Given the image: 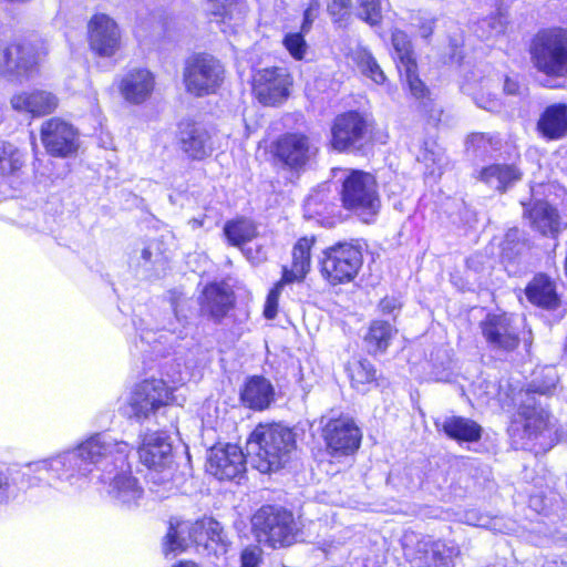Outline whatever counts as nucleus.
Returning <instances> with one entry per match:
<instances>
[{"label":"nucleus","mask_w":567,"mask_h":567,"mask_svg":"<svg viewBox=\"0 0 567 567\" xmlns=\"http://www.w3.org/2000/svg\"><path fill=\"white\" fill-rule=\"evenodd\" d=\"M247 457L261 473L282 468L296 450V434L282 424H259L250 434L247 444Z\"/></svg>","instance_id":"f257e3e1"},{"label":"nucleus","mask_w":567,"mask_h":567,"mask_svg":"<svg viewBox=\"0 0 567 567\" xmlns=\"http://www.w3.org/2000/svg\"><path fill=\"white\" fill-rule=\"evenodd\" d=\"M190 540L210 548L216 556L226 554L231 545L224 527L212 517H204L194 524L190 522L171 520L163 543L164 554L181 553L187 548Z\"/></svg>","instance_id":"f03ea898"},{"label":"nucleus","mask_w":567,"mask_h":567,"mask_svg":"<svg viewBox=\"0 0 567 567\" xmlns=\"http://www.w3.org/2000/svg\"><path fill=\"white\" fill-rule=\"evenodd\" d=\"M12 480L21 476L31 481H45L49 485L59 487V484L68 483L78 485L89 476L87 465H84L76 449L68 450L49 458L39 460L27 464L19 471L10 473Z\"/></svg>","instance_id":"7ed1b4c3"},{"label":"nucleus","mask_w":567,"mask_h":567,"mask_svg":"<svg viewBox=\"0 0 567 567\" xmlns=\"http://www.w3.org/2000/svg\"><path fill=\"white\" fill-rule=\"evenodd\" d=\"M342 173L339 192L342 207L354 213L364 223L372 221L381 208L375 177L358 169H342Z\"/></svg>","instance_id":"20e7f679"},{"label":"nucleus","mask_w":567,"mask_h":567,"mask_svg":"<svg viewBox=\"0 0 567 567\" xmlns=\"http://www.w3.org/2000/svg\"><path fill=\"white\" fill-rule=\"evenodd\" d=\"M76 450L84 465H87L89 475L94 471L112 475L126 465L132 446L109 432H100L80 443Z\"/></svg>","instance_id":"39448f33"},{"label":"nucleus","mask_w":567,"mask_h":567,"mask_svg":"<svg viewBox=\"0 0 567 567\" xmlns=\"http://www.w3.org/2000/svg\"><path fill=\"white\" fill-rule=\"evenodd\" d=\"M76 450L84 465H87L89 475L94 471L112 475L126 465L132 446L109 432H100L80 443Z\"/></svg>","instance_id":"423d86ee"},{"label":"nucleus","mask_w":567,"mask_h":567,"mask_svg":"<svg viewBox=\"0 0 567 567\" xmlns=\"http://www.w3.org/2000/svg\"><path fill=\"white\" fill-rule=\"evenodd\" d=\"M258 543L270 548L288 547L296 543L299 527L290 511L277 506H262L251 518Z\"/></svg>","instance_id":"0eeeda50"},{"label":"nucleus","mask_w":567,"mask_h":567,"mask_svg":"<svg viewBox=\"0 0 567 567\" xmlns=\"http://www.w3.org/2000/svg\"><path fill=\"white\" fill-rule=\"evenodd\" d=\"M534 68L551 78L567 76V30L547 29L538 32L530 44Z\"/></svg>","instance_id":"6e6552de"},{"label":"nucleus","mask_w":567,"mask_h":567,"mask_svg":"<svg viewBox=\"0 0 567 567\" xmlns=\"http://www.w3.org/2000/svg\"><path fill=\"white\" fill-rule=\"evenodd\" d=\"M320 272L331 285L352 281L363 264L360 245L353 241H343L322 251L320 258Z\"/></svg>","instance_id":"1a4fd4ad"},{"label":"nucleus","mask_w":567,"mask_h":567,"mask_svg":"<svg viewBox=\"0 0 567 567\" xmlns=\"http://www.w3.org/2000/svg\"><path fill=\"white\" fill-rule=\"evenodd\" d=\"M225 79L223 64L209 54H198L186 61L183 81L186 91L194 96L217 92Z\"/></svg>","instance_id":"9d476101"},{"label":"nucleus","mask_w":567,"mask_h":567,"mask_svg":"<svg viewBox=\"0 0 567 567\" xmlns=\"http://www.w3.org/2000/svg\"><path fill=\"white\" fill-rule=\"evenodd\" d=\"M557 374L553 368L546 372V381L542 384L534 381L525 391H519L517 400L518 412L525 420V430L529 434H537L545 430L549 424V413L536 401V393L549 394L556 386Z\"/></svg>","instance_id":"9b49d317"},{"label":"nucleus","mask_w":567,"mask_h":567,"mask_svg":"<svg viewBox=\"0 0 567 567\" xmlns=\"http://www.w3.org/2000/svg\"><path fill=\"white\" fill-rule=\"evenodd\" d=\"M171 389L163 380H144L135 385L128 399V416L137 421L156 416L161 408L168 404Z\"/></svg>","instance_id":"f8f14e48"},{"label":"nucleus","mask_w":567,"mask_h":567,"mask_svg":"<svg viewBox=\"0 0 567 567\" xmlns=\"http://www.w3.org/2000/svg\"><path fill=\"white\" fill-rule=\"evenodd\" d=\"M90 50L100 58H113L122 48V31L105 13H95L87 22Z\"/></svg>","instance_id":"ddd939ff"},{"label":"nucleus","mask_w":567,"mask_h":567,"mask_svg":"<svg viewBox=\"0 0 567 567\" xmlns=\"http://www.w3.org/2000/svg\"><path fill=\"white\" fill-rule=\"evenodd\" d=\"M487 346L495 351H513L519 344V329L509 313H488L480 323Z\"/></svg>","instance_id":"4468645a"},{"label":"nucleus","mask_w":567,"mask_h":567,"mask_svg":"<svg viewBox=\"0 0 567 567\" xmlns=\"http://www.w3.org/2000/svg\"><path fill=\"white\" fill-rule=\"evenodd\" d=\"M368 122L358 112L338 115L331 127V145L336 151L344 152L362 146L368 133Z\"/></svg>","instance_id":"2eb2a0df"},{"label":"nucleus","mask_w":567,"mask_h":567,"mask_svg":"<svg viewBox=\"0 0 567 567\" xmlns=\"http://www.w3.org/2000/svg\"><path fill=\"white\" fill-rule=\"evenodd\" d=\"M317 153V145L301 133L284 134L275 145L276 157L291 169L305 167Z\"/></svg>","instance_id":"dca6fc26"},{"label":"nucleus","mask_w":567,"mask_h":567,"mask_svg":"<svg viewBox=\"0 0 567 567\" xmlns=\"http://www.w3.org/2000/svg\"><path fill=\"white\" fill-rule=\"evenodd\" d=\"M41 141L47 152L53 156H70L79 147L76 130L59 117L42 123Z\"/></svg>","instance_id":"f3484780"},{"label":"nucleus","mask_w":567,"mask_h":567,"mask_svg":"<svg viewBox=\"0 0 567 567\" xmlns=\"http://www.w3.org/2000/svg\"><path fill=\"white\" fill-rule=\"evenodd\" d=\"M207 472L218 480H234L246 470V455L238 445H217L209 450Z\"/></svg>","instance_id":"a211bd4d"},{"label":"nucleus","mask_w":567,"mask_h":567,"mask_svg":"<svg viewBox=\"0 0 567 567\" xmlns=\"http://www.w3.org/2000/svg\"><path fill=\"white\" fill-rule=\"evenodd\" d=\"M291 85L289 74L280 68L264 69L254 78V92L264 105H278L282 103Z\"/></svg>","instance_id":"6ab92c4d"},{"label":"nucleus","mask_w":567,"mask_h":567,"mask_svg":"<svg viewBox=\"0 0 567 567\" xmlns=\"http://www.w3.org/2000/svg\"><path fill=\"white\" fill-rule=\"evenodd\" d=\"M35 64L29 44H0V75L8 81L22 82Z\"/></svg>","instance_id":"aec40b11"},{"label":"nucleus","mask_w":567,"mask_h":567,"mask_svg":"<svg viewBox=\"0 0 567 567\" xmlns=\"http://www.w3.org/2000/svg\"><path fill=\"white\" fill-rule=\"evenodd\" d=\"M96 477L102 483L109 484L107 493L118 506L132 508L138 505L143 489L127 464L123 468H117L112 475L99 474Z\"/></svg>","instance_id":"412c9836"},{"label":"nucleus","mask_w":567,"mask_h":567,"mask_svg":"<svg viewBox=\"0 0 567 567\" xmlns=\"http://www.w3.org/2000/svg\"><path fill=\"white\" fill-rule=\"evenodd\" d=\"M323 436L333 454L349 455L359 449L361 442V432L349 417L330 420L324 426Z\"/></svg>","instance_id":"4be33fe9"},{"label":"nucleus","mask_w":567,"mask_h":567,"mask_svg":"<svg viewBox=\"0 0 567 567\" xmlns=\"http://www.w3.org/2000/svg\"><path fill=\"white\" fill-rule=\"evenodd\" d=\"M204 10L223 32H235L245 23L249 7L247 0H205Z\"/></svg>","instance_id":"5701e85b"},{"label":"nucleus","mask_w":567,"mask_h":567,"mask_svg":"<svg viewBox=\"0 0 567 567\" xmlns=\"http://www.w3.org/2000/svg\"><path fill=\"white\" fill-rule=\"evenodd\" d=\"M179 145L192 159H204L212 155L214 143L209 131L197 123L183 122L179 126Z\"/></svg>","instance_id":"b1692460"},{"label":"nucleus","mask_w":567,"mask_h":567,"mask_svg":"<svg viewBox=\"0 0 567 567\" xmlns=\"http://www.w3.org/2000/svg\"><path fill=\"white\" fill-rule=\"evenodd\" d=\"M138 455L148 468L161 471L172 463V444L163 433H147L138 447Z\"/></svg>","instance_id":"393cba45"},{"label":"nucleus","mask_w":567,"mask_h":567,"mask_svg":"<svg viewBox=\"0 0 567 567\" xmlns=\"http://www.w3.org/2000/svg\"><path fill=\"white\" fill-rule=\"evenodd\" d=\"M10 104L17 112L31 114L32 116H43L55 111L59 100L49 91L34 90L14 94Z\"/></svg>","instance_id":"a878e982"},{"label":"nucleus","mask_w":567,"mask_h":567,"mask_svg":"<svg viewBox=\"0 0 567 567\" xmlns=\"http://www.w3.org/2000/svg\"><path fill=\"white\" fill-rule=\"evenodd\" d=\"M153 89V74L144 69L127 72L120 84L123 97L134 104L144 102L151 95Z\"/></svg>","instance_id":"bb28decb"},{"label":"nucleus","mask_w":567,"mask_h":567,"mask_svg":"<svg viewBox=\"0 0 567 567\" xmlns=\"http://www.w3.org/2000/svg\"><path fill=\"white\" fill-rule=\"evenodd\" d=\"M524 216L530 226L544 236H556L560 231V216L555 207L544 200H537Z\"/></svg>","instance_id":"cd10ccee"},{"label":"nucleus","mask_w":567,"mask_h":567,"mask_svg":"<svg viewBox=\"0 0 567 567\" xmlns=\"http://www.w3.org/2000/svg\"><path fill=\"white\" fill-rule=\"evenodd\" d=\"M233 305L234 296L226 285L210 284L203 291L200 299L202 311L216 320L221 319Z\"/></svg>","instance_id":"c85d7f7f"},{"label":"nucleus","mask_w":567,"mask_h":567,"mask_svg":"<svg viewBox=\"0 0 567 567\" xmlns=\"http://www.w3.org/2000/svg\"><path fill=\"white\" fill-rule=\"evenodd\" d=\"M537 130L547 140H560L567 135V105L547 106L537 122Z\"/></svg>","instance_id":"c756f323"},{"label":"nucleus","mask_w":567,"mask_h":567,"mask_svg":"<svg viewBox=\"0 0 567 567\" xmlns=\"http://www.w3.org/2000/svg\"><path fill=\"white\" fill-rule=\"evenodd\" d=\"M315 240L303 237L300 238L292 249V264L288 268H282V278L286 282L301 281L310 270L311 248Z\"/></svg>","instance_id":"7c9ffc66"},{"label":"nucleus","mask_w":567,"mask_h":567,"mask_svg":"<svg viewBox=\"0 0 567 567\" xmlns=\"http://www.w3.org/2000/svg\"><path fill=\"white\" fill-rule=\"evenodd\" d=\"M527 299L542 308L556 309L559 306V297L555 282L546 275L539 274L525 289Z\"/></svg>","instance_id":"2f4dec72"},{"label":"nucleus","mask_w":567,"mask_h":567,"mask_svg":"<svg viewBox=\"0 0 567 567\" xmlns=\"http://www.w3.org/2000/svg\"><path fill=\"white\" fill-rule=\"evenodd\" d=\"M522 178V172L509 164H494L483 168L480 179L491 188L505 192Z\"/></svg>","instance_id":"473e14b6"},{"label":"nucleus","mask_w":567,"mask_h":567,"mask_svg":"<svg viewBox=\"0 0 567 567\" xmlns=\"http://www.w3.org/2000/svg\"><path fill=\"white\" fill-rule=\"evenodd\" d=\"M274 399L271 383L262 377L249 379L241 392V400L250 409L264 410L269 406Z\"/></svg>","instance_id":"72a5a7b5"},{"label":"nucleus","mask_w":567,"mask_h":567,"mask_svg":"<svg viewBox=\"0 0 567 567\" xmlns=\"http://www.w3.org/2000/svg\"><path fill=\"white\" fill-rule=\"evenodd\" d=\"M441 426L447 436L457 441L476 442L482 435L481 425L462 416L445 417Z\"/></svg>","instance_id":"f704fd0d"},{"label":"nucleus","mask_w":567,"mask_h":567,"mask_svg":"<svg viewBox=\"0 0 567 567\" xmlns=\"http://www.w3.org/2000/svg\"><path fill=\"white\" fill-rule=\"evenodd\" d=\"M396 332L398 330L388 321H373L364 337L368 351L373 354L383 353Z\"/></svg>","instance_id":"c9c22d12"},{"label":"nucleus","mask_w":567,"mask_h":567,"mask_svg":"<svg viewBox=\"0 0 567 567\" xmlns=\"http://www.w3.org/2000/svg\"><path fill=\"white\" fill-rule=\"evenodd\" d=\"M461 549L454 542L436 540L430 545V561L426 567H455Z\"/></svg>","instance_id":"e433bc0d"},{"label":"nucleus","mask_w":567,"mask_h":567,"mask_svg":"<svg viewBox=\"0 0 567 567\" xmlns=\"http://www.w3.org/2000/svg\"><path fill=\"white\" fill-rule=\"evenodd\" d=\"M348 370L352 386L360 392L368 391L369 385L377 382V370L365 359L351 362Z\"/></svg>","instance_id":"4c0bfd02"},{"label":"nucleus","mask_w":567,"mask_h":567,"mask_svg":"<svg viewBox=\"0 0 567 567\" xmlns=\"http://www.w3.org/2000/svg\"><path fill=\"white\" fill-rule=\"evenodd\" d=\"M224 233L231 245L240 247L256 237L257 229L251 220L239 219L226 223Z\"/></svg>","instance_id":"58836bf2"},{"label":"nucleus","mask_w":567,"mask_h":567,"mask_svg":"<svg viewBox=\"0 0 567 567\" xmlns=\"http://www.w3.org/2000/svg\"><path fill=\"white\" fill-rule=\"evenodd\" d=\"M352 61L358 65L360 71L369 76L377 84H382L385 81V75L377 63L372 54L364 48H357L351 53Z\"/></svg>","instance_id":"ea45409f"},{"label":"nucleus","mask_w":567,"mask_h":567,"mask_svg":"<svg viewBox=\"0 0 567 567\" xmlns=\"http://www.w3.org/2000/svg\"><path fill=\"white\" fill-rule=\"evenodd\" d=\"M23 163V154L18 147L6 141H0V176L14 174Z\"/></svg>","instance_id":"a19ab883"},{"label":"nucleus","mask_w":567,"mask_h":567,"mask_svg":"<svg viewBox=\"0 0 567 567\" xmlns=\"http://www.w3.org/2000/svg\"><path fill=\"white\" fill-rule=\"evenodd\" d=\"M392 45L394 48L398 69L400 72H402V68H411L413 64H416L413 58L411 41L405 32L394 30L392 32Z\"/></svg>","instance_id":"79ce46f5"},{"label":"nucleus","mask_w":567,"mask_h":567,"mask_svg":"<svg viewBox=\"0 0 567 567\" xmlns=\"http://www.w3.org/2000/svg\"><path fill=\"white\" fill-rule=\"evenodd\" d=\"M400 73L404 75L411 94L416 100H420L422 105L426 107L430 102V99L427 97L429 90L416 74V64H413L411 68H402V72Z\"/></svg>","instance_id":"37998d69"},{"label":"nucleus","mask_w":567,"mask_h":567,"mask_svg":"<svg viewBox=\"0 0 567 567\" xmlns=\"http://www.w3.org/2000/svg\"><path fill=\"white\" fill-rule=\"evenodd\" d=\"M358 17L369 23L377 25L382 19L380 0H355Z\"/></svg>","instance_id":"c03bdc74"},{"label":"nucleus","mask_w":567,"mask_h":567,"mask_svg":"<svg viewBox=\"0 0 567 567\" xmlns=\"http://www.w3.org/2000/svg\"><path fill=\"white\" fill-rule=\"evenodd\" d=\"M305 32L287 33L282 40L285 49L295 60H303L308 53V44L303 38Z\"/></svg>","instance_id":"a18cd8bd"},{"label":"nucleus","mask_w":567,"mask_h":567,"mask_svg":"<svg viewBox=\"0 0 567 567\" xmlns=\"http://www.w3.org/2000/svg\"><path fill=\"white\" fill-rule=\"evenodd\" d=\"M475 395L483 404H489L492 400H496L501 404H504L499 386L496 382L485 380L480 382L475 385Z\"/></svg>","instance_id":"49530a36"},{"label":"nucleus","mask_w":567,"mask_h":567,"mask_svg":"<svg viewBox=\"0 0 567 567\" xmlns=\"http://www.w3.org/2000/svg\"><path fill=\"white\" fill-rule=\"evenodd\" d=\"M351 0H328L327 11L334 23H343L350 17Z\"/></svg>","instance_id":"de8ad7c7"},{"label":"nucleus","mask_w":567,"mask_h":567,"mask_svg":"<svg viewBox=\"0 0 567 567\" xmlns=\"http://www.w3.org/2000/svg\"><path fill=\"white\" fill-rule=\"evenodd\" d=\"M507 24V18L503 13L498 12L489 18H486L480 22L481 29L486 30L484 34L486 38L501 34L505 31Z\"/></svg>","instance_id":"09e8293b"},{"label":"nucleus","mask_w":567,"mask_h":567,"mask_svg":"<svg viewBox=\"0 0 567 567\" xmlns=\"http://www.w3.org/2000/svg\"><path fill=\"white\" fill-rule=\"evenodd\" d=\"M287 284L288 282L284 281V278H281L280 281H278L269 291L264 309V316L267 319H274L277 316L279 296L281 293L282 287Z\"/></svg>","instance_id":"8fccbe9b"},{"label":"nucleus","mask_w":567,"mask_h":567,"mask_svg":"<svg viewBox=\"0 0 567 567\" xmlns=\"http://www.w3.org/2000/svg\"><path fill=\"white\" fill-rule=\"evenodd\" d=\"M468 144L471 147H473V151L476 154H484L487 153L489 148L495 150L498 142H495L494 144L492 137H488L482 133H477L470 137Z\"/></svg>","instance_id":"3c124183"},{"label":"nucleus","mask_w":567,"mask_h":567,"mask_svg":"<svg viewBox=\"0 0 567 567\" xmlns=\"http://www.w3.org/2000/svg\"><path fill=\"white\" fill-rule=\"evenodd\" d=\"M321 3L319 0H309L308 7L303 12V21L301 24V31L308 33L311 28L313 21L317 19L320 11Z\"/></svg>","instance_id":"603ef678"},{"label":"nucleus","mask_w":567,"mask_h":567,"mask_svg":"<svg viewBox=\"0 0 567 567\" xmlns=\"http://www.w3.org/2000/svg\"><path fill=\"white\" fill-rule=\"evenodd\" d=\"M464 523L472 525V526L484 527V528L494 527L493 519L487 515H483V514L478 513L476 509H470V511L465 512Z\"/></svg>","instance_id":"864d4df0"},{"label":"nucleus","mask_w":567,"mask_h":567,"mask_svg":"<svg viewBox=\"0 0 567 567\" xmlns=\"http://www.w3.org/2000/svg\"><path fill=\"white\" fill-rule=\"evenodd\" d=\"M241 567H258L261 561V549L258 546L246 547L240 555Z\"/></svg>","instance_id":"5fc2aeb1"},{"label":"nucleus","mask_w":567,"mask_h":567,"mask_svg":"<svg viewBox=\"0 0 567 567\" xmlns=\"http://www.w3.org/2000/svg\"><path fill=\"white\" fill-rule=\"evenodd\" d=\"M379 308L382 313H392L401 308V303L394 297H385L380 301Z\"/></svg>","instance_id":"6e6d98bb"},{"label":"nucleus","mask_w":567,"mask_h":567,"mask_svg":"<svg viewBox=\"0 0 567 567\" xmlns=\"http://www.w3.org/2000/svg\"><path fill=\"white\" fill-rule=\"evenodd\" d=\"M10 493V483L8 474L0 467V503H3L9 499Z\"/></svg>","instance_id":"4d7b16f0"},{"label":"nucleus","mask_w":567,"mask_h":567,"mask_svg":"<svg viewBox=\"0 0 567 567\" xmlns=\"http://www.w3.org/2000/svg\"><path fill=\"white\" fill-rule=\"evenodd\" d=\"M504 91L509 95L519 93V84L513 79L507 78L504 82Z\"/></svg>","instance_id":"13d9d810"},{"label":"nucleus","mask_w":567,"mask_h":567,"mask_svg":"<svg viewBox=\"0 0 567 567\" xmlns=\"http://www.w3.org/2000/svg\"><path fill=\"white\" fill-rule=\"evenodd\" d=\"M480 107L485 109L487 111H496L499 107V103L497 100H489L487 103L482 104L477 103Z\"/></svg>","instance_id":"bf43d9fd"},{"label":"nucleus","mask_w":567,"mask_h":567,"mask_svg":"<svg viewBox=\"0 0 567 567\" xmlns=\"http://www.w3.org/2000/svg\"><path fill=\"white\" fill-rule=\"evenodd\" d=\"M189 225L192 226L193 229H196V228L203 226V220L197 219V218H193V219L189 220Z\"/></svg>","instance_id":"052dcab7"},{"label":"nucleus","mask_w":567,"mask_h":567,"mask_svg":"<svg viewBox=\"0 0 567 567\" xmlns=\"http://www.w3.org/2000/svg\"><path fill=\"white\" fill-rule=\"evenodd\" d=\"M173 567H197V565L194 564L193 561H181L179 564Z\"/></svg>","instance_id":"680f3d73"},{"label":"nucleus","mask_w":567,"mask_h":567,"mask_svg":"<svg viewBox=\"0 0 567 567\" xmlns=\"http://www.w3.org/2000/svg\"><path fill=\"white\" fill-rule=\"evenodd\" d=\"M152 252L148 248H144L142 251V257L144 260H151Z\"/></svg>","instance_id":"e2e57ef3"},{"label":"nucleus","mask_w":567,"mask_h":567,"mask_svg":"<svg viewBox=\"0 0 567 567\" xmlns=\"http://www.w3.org/2000/svg\"><path fill=\"white\" fill-rule=\"evenodd\" d=\"M431 33V30L424 29L422 35L427 37Z\"/></svg>","instance_id":"0e129e2a"}]
</instances>
